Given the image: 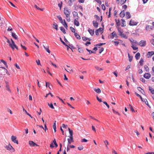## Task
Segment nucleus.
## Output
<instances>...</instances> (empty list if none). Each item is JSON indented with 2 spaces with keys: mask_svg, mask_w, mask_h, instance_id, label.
Instances as JSON below:
<instances>
[{
  "mask_svg": "<svg viewBox=\"0 0 154 154\" xmlns=\"http://www.w3.org/2000/svg\"><path fill=\"white\" fill-rule=\"evenodd\" d=\"M6 84V90L8 91H9L10 92H11V91L10 89L9 86L8 85V82H5Z\"/></svg>",
  "mask_w": 154,
  "mask_h": 154,
  "instance_id": "18",
  "label": "nucleus"
},
{
  "mask_svg": "<svg viewBox=\"0 0 154 154\" xmlns=\"http://www.w3.org/2000/svg\"><path fill=\"white\" fill-rule=\"evenodd\" d=\"M151 76V74L149 73H145L143 75V77L145 78L148 79H149Z\"/></svg>",
  "mask_w": 154,
  "mask_h": 154,
  "instance_id": "11",
  "label": "nucleus"
},
{
  "mask_svg": "<svg viewBox=\"0 0 154 154\" xmlns=\"http://www.w3.org/2000/svg\"><path fill=\"white\" fill-rule=\"evenodd\" d=\"M144 68L146 72H148L149 71V68L148 67L147 65H144Z\"/></svg>",
  "mask_w": 154,
  "mask_h": 154,
  "instance_id": "34",
  "label": "nucleus"
},
{
  "mask_svg": "<svg viewBox=\"0 0 154 154\" xmlns=\"http://www.w3.org/2000/svg\"><path fill=\"white\" fill-rule=\"evenodd\" d=\"M95 68L98 71H100L101 70H103V69L102 68H100L99 67L97 66H95Z\"/></svg>",
  "mask_w": 154,
  "mask_h": 154,
  "instance_id": "48",
  "label": "nucleus"
},
{
  "mask_svg": "<svg viewBox=\"0 0 154 154\" xmlns=\"http://www.w3.org/2000/svg\"><path fill=\"white\" fill-rule=\"evenodd\" d=\"M103 103L105 104L106 106H107V107L109 108V104L107 103V102L106 101H104L103 102Z\"/></svg>",
  "mask_w": 154,
  "mask_h": 154,
  "instance_id": "59",
  "label": "nucleus"
},
{
  "mask_svg": "<svg viewBox=\"0 0 154 154\" xmlns=\"http://www.w3.org/2000/svg\"><path fill=\"white\" fill-rule=\"evenodd\" d=\"M78 51L80 53L82 52H83V50L80 49L79 47H78Z\"/></svg>",
  "mask_w": 154,
  "mask_h": 154,
  "instance_id": "62",
  "label": "nucleus"
},
{
  "mask_svg": "<svg viewBox=\"0 0 154 154\" xmlns=\"http://www.w3.org/2000/svg\"><path fill=\"white\" fill-rule=\"evenodd\" d=\"M138 45L141 47H145L146 45V41L145 40H141L138 43Z\"/></svg>",
  "mask_w": 154,
  "mask_h": 154,
  "instance_id": "4",
  "label": "nucleus"
},
{
  "mask_svg": "<svg viewBox=\"0 0 154 154\" xmlns=\"http://www.w3.org/2000/svg\"><path fill=\"white\" fill-rule=\"evenodd\" d=\"M5 147L7 150L11 151L12 152H14L15 151L14 149L10 145V144H9L8 145L6 146Z\"/></svg>",
  "mask_w": 154,
  "mask_h": 154,
  "instance_id": "3",
  "label": "nucleus"
},
{
  "mask_svg": "<svg viewBox=\"0 0 154 154\" xmlns=\"http://www.w3.org/2000/svg\"><path fill=\"white\" fill-rule=\"evenodd\" d=\"M64 13L65 15L66 20L69 22L70 21V18L69 17L70 13V11L67 7H65L64 8Z\"/></svg>",
  "mask_w": 154,
  "mask_h": 154,
  "instance_id": "2",
  "label": "nucleus"
},
{
  "mask_svg": "<svg viewBox=\"0 0 154 154\" xmlns=\"http://www.w3.org/2000/svg\"><path fill=\"white\" fill-rule=\"evenodd\" d=\"M86 50L90 54H91V53H95V52L94 51H91V50H89L88 48H86Z\"/></svg>",
  "mask_w": 154,
  "mask_h": 154,
  "instance_id": "51",
  "label": "nucleus"
},
{
  "mask_svg": "<svg viewBox=\"0 0 154 154\" xmlns=\"http://www.w3.org/2000/svg\"><path fill=\"white\" fill-rule=\"evenodd\" d=\"M135 94L137 96L140 97V99H141L142 101H143V98L139 94H137V92H135Z\"/></svg>",
  "mask_w": 154,
  "mask_h": 154,
  "instance_id": "46",
  "label": "nucleus"
},
{
  "mask_svg": "<svg viewBox=\"0 0 154 154\" xmlns=\"http://www.w3.org/2000/svg\"><path fill=\"white\" fill-rule=\"evenodd\" d=\"M68 145H69L72 142H73V137H72V140L71 138L68 139Z\"/></svg>",
  "mask_w": 154,
  "mask_h": 154,
  "instance_id": "33",
  "label": "nucleus"
},
{
  "mask_svg": "<svg viewBox=\"0 0 154 154\" xmlns=\"http://www.w3.org/2000/svg\"><path fill=\"white\" fill-rule=\"evenodd\" d=\"M12 34V36L15 39H17V35H16V34L13 32H11Z\"/></svg>",
  "mask_w": 154,
  "mask_h": 154,
  "instance_id": "27",
  "label": "nucleus"
},
{
  "mask_svg": "<svg viewBox=\"0 0 154 154\" xmlns=\"http://www.w3.org/2000/svg\"><path fill=\"white\" fill-rule=\"evenodd\" d=\"M143 62L144 60L142 58H141L140 60L139 61V63L141 66L143 65Z\"/></svg>",
  "mask_w": 154,
  "mask_h": 154,
  "instance_id": "42",
  "label": "nucleus"
},
{
  "mask_svg": "<svg viewBox=\"0 0 154 154\" xmlns=\"http://www.w3.org/2000/svg\"><path fill=\"white\" fill-rule=\"evenodd\" d=\"M101 6H102V9L103 10H106V7H105V6H104V4H103L101 5Z\"/></svg>",
  "mask_w": 154,
  "mask_h": 154,
  "instance_id": "61",
  "label": "nucleus"
},
{
  "mask_svg": "<svg viewBox=\"0 0 154 154\" xmlns=\"http://www.w3.org/2000/svg\"><path fill=\"white\" fill-rule=\"evenodd\" d=\"M60 30L63 32V33H66V31L64 28L63 27H61L60 28Z\"/></svg>",
  "mask_w": 154,
  "mask_h": 154,
  "instance_id": "45",
  "label": "nucleus"
},
{
  "mask_svg": "<svg viewBox=\"0 0 154 154\" xmlns=\"http://www.w3.org/2000/svg\"><path fill=\"white\" fill-rule=\"evenodd\" d=\"M68 130H69V134H70L69 137L72 140V135H73V131H72V130H70V129L69 128H68Z\"/></svg>",
  "mask_w": 154,
  "mask_h": 154,
  "instance_id": "15",
  "label": "nucleus"
},
{
  "mask_svg": "<svg viewBox=\"0 0 154 154\" xmlns=\"http://www.w3.org/2000/svg\"><path fill=\"white\" fill-rule=\"evenodd\" d=\"M57 17L60 21H62L63 20L61 16H57Z\"/></svg>",
  "mask_w": 154,
  "mask_h": 154,
  "instance_id": "60",
  "label": "nucleus"
},
{
  "mask_svg": "<svg viewBox=\"0 0 154 154\" xmlns=\"http://www.w3.org/2000/svg\"><path fill=\"white\" fill-rule=\"evenodd\" d=\"M104 48L103 47H101L100 48V49L99 50V53L100 54L101 52L103 51Z\"/></svg>",
  "mask_w": 154,
  "mask_h": 154,
  "instance_id": "56",
  "label": "nucleus"
},
{
  "mask_svg": "<svg viewBox=\"0 0 154 154\" xmlns=\"http://www.w3.org/2000/svg\"><path fill=\"white\" fill-rule=\"evenodd\" d=\"M87 141H88V140L85 138H84V139H82L81 140V142H87Z\"/></svg>",
  "mask_w": 154,
  "mask_h": 154,
  "instance_id": "64",
  "label": "nucleus"
},
{
  "mask_svg": "<svg viewBox=\"0 0 154 154\" xmlns=\"http://www.w3.org/2000/svg\"><path fill=\"white\" fill-rule=\"evenodd\" d=\"M115 21L116 22V24L117 26H120V21L119 19L118 20L117 19H115Z\"/></svg>",
  "mask_w": 154,
  "mask_h": 154,
  "instance_id": "24",
  "label": "nucleus"
},
{
  "mask_svg": "<svg viewBox=\"0 0 154 154\" xmlns=\"http://www.w3.org/2000/svg\"><path fill=\"white\" fill-rule=\"evenodd\" d=\"M74 35L76 38L78 39H81V37L80 35L77 33H75Z\"/></svg>",
  "mask_w": 154,
  "mask_h": 154,
  "instance_id": "29",
  "label": "nucleus"
},
{
  "mask_svg": "<svg viewBox=\"0 0 154 154\" xmlns=\"http://www.w3.org/2000/svg\"><path fill=\"white\" fill-rule=\"evenodd\" d=\"M79 19V18H77L74 20V24L77 26H78L79 25V23L78 21Z\"/></svg>",
  "mask_w": 154,
  "mask_h": 154,
  "instance_id": "9",
  "label": "nucleus"
},
{
  "mask_svg": "<svg viewBox=\"0 0 154 154\" xmlns=\"http://www.w3.org/2000/svg\"><path fill=\"white\" fill-rule=\"evenodd\" d=\"M125 15V12L124 10L122 11L119 14L120 17L122 18H123Z\"/></svg>",
  "mask_w": 154,
  "mask_h": 154,
  "instance_id": "14",
  "label": "nucleus"
},
{
  "mask_svg": "<svg viewBox=\"0 0 154 154\" xmlns=\"http://www.w3.org/2000/svg\"><path fill=\"white\" fill-rule=\"evenodd\" d=\"M146 29L148 31H149L152 29L151 26L147 25L146 27Z\"/></svg>",
  "mask_w": 154,
  "mask_h": 154,
  "instance_id": "36",
  "label": "nucleus"
},
{
  "mask_svg": "<svg viewBox=\"0 0 154 154\" xmlns=\"http://www.w3.org/2000/svg\"><path fill=\"white\" fill-rule=\"evenodd\" d=\"M20 45L23 50H26L27 48L25 46L21 44H20Z\"/></svg>",
  "mask_w": 154,
  "mask_h": 154,
  "instance_id": "57",
  "label": "nucleus"
},
{
  "mask_svg": "<svg viewBox=\"0 0 154 154\" xmlns=\"http://www.w3.org/2000/svg\"><path fill=\"white\" fill-rule=\"evenodd\" d=\"M149 90L151 93L152 94H154V89L150 87H149Z\"/></svg>",
  "mask_w": 154,
  "mask_h": 154,
  "instance_id": "26",
  "label": "nucleus"
},
{
  "mask_svg": "<svg viewBox=\"0 0 154 154\" xmlns=\"http://www.w3.org/2000/svg\"><path fill=\"white\" fill-rule=\"evenodd\" d=\"M122 21V25L121 26L122 27H124L125 26H126L125 24V20L123 19H121Z\"/></svg>",
  "mask_w": 154,
  "mask_h": 154,
  "instance_id": "25",
  "label": "nucleus"
},
{
  "mask_svg": "<svg viewBox=\"0 0 154 154\" xmlns=\"http://www.w3.org/2000/svg\"><path fill=\"white\" fill-rule=\"evenodd\" d=\"M119 35H120L122 38H123L126 39L128 37L127 35L123 33V32L122 33V34H120Z\"/></svg>",
  "mask_w": 154,
  "mask_h": 154,
  "instance_id": "17",
  "label": "nucleus"
},
{
  "mask_svg": "<svg viewBox=\"0 0 154 154\" xmlns=\"http://www.w3.org/2000/svg\"><path fill=\"white\" fill-rule=\"evenodd\" d=\"M112 111L113 112V113H115V114H117L119 115H120V113L117 111H115L114 109H112Z\"/></svg>",
  "mask_w": 154,
  "mask_h": 154,
  "instance_id": "49",
  "label": "nucleus"
},
{
  "mask_svg": "<svg viewBox=\"0 0 154 154\" xmlns=\"http://www.w3.org/2000/svg\"><path fill=\"white\" fill-rule=\"evenodd\" d=\"M95 1L97 2V3H99L100 4H101L102 2L100 0H95Z\"/></svg>",
  "mask_w": 154,
  "mask_h": 154,
  "instance_id": "63",
  "label": "nucleus"
},
{
  "mask_svg": "<svg viewBox=\"0 0 154 154\" xmlns=\"http://www.w3.org/2000/svg\"><path fill=\"white\" fill-rule=\"evenodd\" d=\"M126 17L127 19L130 18L131 17V15L130 13L128 12H126Z\"/></svg>",
  "mask_w": 154,
  "mask_h": 154,
  "instance_id": "21",
  "label": "nucleus"
},
{
  "mask_svg": "<svg viewBox=\"0 0 154 154\" xmlns=\"http://www.w3.org/2000/svg\"><path fill=\"white\" fill-rule=\"evenodd\" d=\"M48 106L50 107L52 109H54V106L53 105V104L52 103H51L50 104L48 103Z\"/></svg>",
  "mask_w": 154,
  "mask_h": 154,
  "instance_id": "38",
  "label": "nucleus"
},
{
  "mask_svg": "<svg viewBox=\"0 0 154 154\" xmlns=\"http://www.w3.org/2000/svg\"><path fill=\"white\" fill-rule=\"evenodd\" d=\"M103 30V29L102 28H100L98 29H97L95 31V34L97 35H99V32H101V33H102L103 32H102V31Z\"/></svg>",
  "mask_w": 154,
  "mask_h": 154,
  "instance_id": "12",
  "label": "nucleus"
},
{
  "mask_svg": "<svg viewBox=\"0 0 154 154\" xmlns=\"http://www.w3.org/2000/svg\"><path fill=\"white\" fill-rule=\"evenodd\" d=\"M63 21H64V22H63V26H64V27L65 28H66V29H67V28L68 27L67 25L66 22H65V20H63Z\"/></svg>",
  "mask_w": 154,
  "mask_h": 154,
  "instance_id": "40",
  "label": "nucleus"
},
{
  "mask_svg": "<svg viewBox=\"0 0 154 154\" xmlns=\"http://www.w3.org/2000/svg\"><path fill=\"white\" fill-rule=\"evenodd\" d=\"M56 121H54V123L53 124V129L54 130V132H55L56 131Z\"/></svg>",
  "mask_w": 154,
  "mask_h": 154,
  "instance_id": "35",
  "label": "nucleus"
},
{
  "mask_svg": "<svg viewBox=\"0 0 154 154\" xmlns=\"http://www.w3.org/2000/svg\"><path fill=\"white\" fill-rule=\"evenodd\" d=\"M127 0H121L120 3L121 5L124 4Z\"/></svg>",
  "mask_w": 154,
  "mask_h": 154,
  "instance_id": "47",
  "label": "nucleus"
},
{
  "mask_svg": "<svg viewBox=\"0 0 154 154\" xmlns=\"http://www.w3.org/2000/svg\"><path fill=\"white\" fill-rule=\"evenodd\" d=\"M94 90L95 92L98 94H100L101 92V91L99 88H94Z\"/></svg>",
  "mask_w": 154,
  "mask_h": 154,
  "instance_id": "19",
  "label": "nucleus"
},
{
  "mask_svg": "<svg viewBox=\"0 0 154 154\" xmlns=\"http://www.w3.org/2000/svg\"><path fill=\"white\" fill-rule=\"evenodd\" d=\"M72 14L74 17H77V18H79V17L78 15V14L77 12L74 11L73 12Z\"/></svg>",
  "mask_w": 154,
  "mask_h": 154,
  "instance_id": "22",
  "label": "nucleus"
},
{
  "mask_svg": "<svg viewBox=\"0 0 154 154\" xmlns=\"http://www.w3.org/2000/svg\"><path fill=\"white\" fill-rule=\"evenodd\" d=\"M128 55L129 58V61L131 62L133 58V57L130 56L129 54H128Z\"/></svg>",
  "mask_w": 154,
  "mask_h": 154,
  "instance_id": "44",
  "label": "nucleus"
},
{
  "mask_svg": "<svg viewBox=\"0 0 154 154\" xmlns=\"http://www.w3.org/2000/svg\"><path fill=\"white\" fill-rule=\"evenodd\" d=\"M17 137L16 136L12 135L11 137L12 141L14 143L18 144V142L17 140H16Z\"/></svg>",
  "mask_w": 154,
  "mask_h": 154,
  "instance_id": "7",
  "label": "nucleus"
},
{
  "mask_svg": "<svg viewBox=\"0 0 154 154\" xmlns=\"http://www.w3.org/2000/svg\"><path fill=\"white\" fill-rule=\"evenodd\" d=\"M44 48L49 53H50L51 52L50 50L48 49V46H47L46 47H45L44 45H43Z\"/></svg>",
  "mask_w": 154,
  "mask_h": 154,
  "instance_id": "30",
  "label": "nucleus"
},
{
  "mask_svg": "<svg viewBox=\"0 0 154 154\" xmlns=\"http://www.w3.org/2000/svg\"><path fill=\"white\" fill-rule=\"evenodd\" d=\"M137 89L138 90L140 91L142 94H143V92H144V91L140 87H138Z\"/></svg>",
  "mask_w": 154,
  "mask_h": 154,
  "instance_id": "53",
  "label": "nucleus"
},
{
  "mask_svg": "<svg viewBox=\"0 0 154 154\" xmlns=\"http://www.w3.org/2000/svg\"><path fill=\"white\" fill-rule=\"evenodd\" d=\"M6 39L7 40V42L9 44V45L10 47L13 50H14L15 48L17 49V50H18V48L15 44L14 43V42L12 39H11V42L6 37H5Z\"/></svg>",
  "mask_w": 154,
  "mask_h": 154,
  "instance_id": "1",
  "label": "nucleus"
},
{
  "mask_svg": "<svg viewBox=\"0 0 154 154\" xmlns=\"http://www.w3.org/2000/svg\"><path fill=\"white\" fill-rule=\"evenodd\" d=\"M70 29L71 30L72 32H73L75 33V29L73 27L71 26L70 27Z\"/></svg>",
  "mask_w": 154,
  "mask_h": 154,
  "instance_id": "52",
  "label": "nucleus"
},
{
  "mask_svg": "<svg viewBox=\"0 0 154 154\" xmlns=\"http://www.w3.org/2000/svg\"><path fill=\"white\" fill-rule=\"evenodd\" d=\"M53 142L54 143V145H55L56 147H57L58 146V145L56 142L55 139H54V140H53Z\"/></svg>",
  "mask_w": 154,
  "mask_h": 154,
  "instance_id": "54",
  "label": "nucleus"
},
{
  "mask_svg": "<svg viewBox=\"0 0 154 154\" xmlns=\"http://www.w3.org/2000/svg\"><path fill=\"white\" fill-rule=\"evenodd\" d=\"M29 143L30 146H39L38 145L36 144L32 141H29Z\"/></svg>",
  "mask_w": 154,
  "mask_h": 154,
  "instance_id": "10",
  "label": "nucleus"
},
{
  "mask_svg": "<svg viewBox=\"0 0 154 154\" xmlns=\"http://www.w3.org/2000/svg\"><path fill=\"white\" fill-rule=\"evenodd\" d=\"M137 22L134 20H131L129 22V25L130 26H135L137 24Z\"/></svg>",
  "mask_w": 154,
  "mask_h": 154,
  "instance_id": "8",
  "label": "nucleus"
},
{
  "mask_svg": "<svg viewBox=\"0 0 154 154\" xmlns=\"http://www.w3.org/2000/svg\"><path fill=\"white\" fill-rule=\"evenodd\" d=\"M1 61L3 63V64L5 65L6 68H8V66L7 65V62L5 61H4L3 60H1Z\"/></svg>",
  "mask_w": 154,
  "mask_h": 154,
  "instance_id": "31",
  "label": "nucleus"
},
{
  "mask_svg": "<svg viewBox=\"0 0 154 154\" xmlns=\"http://www.w3.org/2000/svg\"><path fill=\"white\" fill-rule=\"evenodd\" d=\"M53 28L55 29L56 30L58 29V25L55 23H54L53 24Z\"/></svg>",
  "mask_w": 154,
  "mask_h": 154,
  "instance_id": "39",
  "label": "nucleus"
},
{
  "mask_svg": "<svg viewBox=\"0 0 154 154\" xmlns=\"http://www.w3.org/2000/svg\"><path fill=\"white\" fill-rule=\"evenodd\" d=\"M88 31L89 32V33L91 35H92L94 34V30L90 29H89L88 30Z\"/></svg>",
  "mask_w": 154,
  "mask_h": 154,
  "instance_id": "23",
  "label": "nucleus"
},
{
  "mask_svg": "<svg viewBox=\"0 0 154 154\" xmlns=\"http://www.w3.org/2000/svg\"><path fill=\"white\" fill-rule=\"evenodd\" d=\"M153 55H154V51H149L147 52L146 54V57L148 58H149Z\"/></svg>",
  "mask_w": 154,
  "mask_h": 154,
  "instance_id": "6",
  "label": "nucleus"
},
{
  "mask_svg": "<svg viewBox=\"0 0 154 154\" xmlns=\"http://www.w3.org/2000/svg\"><path fill=\"white\" fill-rule=\"evenodd\" d=\"M93 26H94L95 27H97L98 26V23L95 21H93Z\"/></svg>",
  "mask_w": 154,
  "mask_h": 154,
  "instance_id": "20",
  "label": "nucleus"
},
{
  "mask_svg": "<svg viewBox=\"0 0 154 154\" xmlns=\"http://www.w3.org/2000/svg\"><path fill=\"white\" fill-rule=\"evenodd\" d=\"M127 5H124L122 6V8L123 9H124V10H125L127 8Z\"/></svg>",
  "mask_w": 154,
  "mask_h": 154,
  "instance_id": "58",
  "label": "nucleus"
},
{
  "mask_svg": "<svg viewBox=\"0 0 154 154\" xmlns=\"http://www.w3.org/2000/svg\"><path fill=\"white\" fill-rule=\"evenodd\" d=\"M129 106L130 109L131 111L132 112H135L134 110L133 109L132 106L131 105L129 104Z\"/></svg>",
  "mask_w": 154,
  "mask_h": 154,
  "instance_id": "41",
  "label": "nucleus"
},
{
  "mask_svg": "<svg viewBox=\"0 0 154 154\" xmlns=\"http://www.w3.org/2000/svg\"><path fill=\"white\" fill-rule=\"evenodd\" d=\"M104 142L105 143V144L106 145V147L107 149H108V147L107 146V145H108L109 144V143L108 141L107 140H105L104 141Z\"/></svg>",
  "mask_w": 154,
  "mask_h": 154,
  "instance_id": "32",
  "label": "nucleus"
},
{
  "mask_svg": "<svg viewBox=\"0 0 154 154\" xmlns=\"http://www.w3.org/2000/svg\"><path fill=\"white\" fill-rule=\"evenodd\" d=\"M83 148L84 147L82 145H80L78 147V149L79 150H81L83 149Z\"/></svg>",
  "mask_w": 154,
  "mask_h": 154,
  "instance_id": "55",
  "label": "nucleus"
},
{
  "mask_svg": "<svg viewBox=\"0 0 154 154\" xmlns=\"http://www.w3.org/2000/svg\"><path fill=\"white\" fill-rule=\"evenodd\" d=\"M140 54L138 52L135 55V57L136 58L137 60H138L140 58Z\"/></svg>",
  "mask_w": 154,
  "mask_h": 154,
  "instance_id": "28",
  "label": "nucleus"
},
{
  "mask_svg": "<svg viewBox=\"0 0 154 154\" xmlns=\"http://www.w3.org/2000/svg\"><path fill=\"white\" fill-rule=\"evenodd\" d=\"M22 108H23V110L24 111H25L26 113V114L28 116H30L31 117V118H32V117L31 116V115L29 113H28L27 111H26V110H25L23 107V106H22Z\"/></svg>",
  "mask_w": 154,
  "mask_h": 154,
  "instance_id": "37",
  "label": "nucleus"
},
{
  "mask_svg": "<svg viewBox=\"0 0 154 154\" xmlns=\"http://www.w3.org/2000/svg\"><path fill=\"white\" fill-rule=\"evenodd\" d=\"M110 36L111 38H113L115 37L117 38L118 37L115 31L111 33Z\"/></svg>",
  "mask_w": 154,
  "mask_h": 154,
  "instance_id": "5",
  "label": "nucleus"
},
{
  "mask_svg": "<svg viewBox=\"0 0 154 154\" xmlns=\"http://www.w3.org/2000/svg\"><path fill=\"white\" fill-rule=\"evenodd\" d=\"M60 41H61V42H62V43L64 45H65V46H68V45L65 43L63 41V40H62V39L60 37Z\"/></svg>",
  "mask_w": 154,
  "mask_h": 154,
  "instance_id": "50",
  "label": "nucleus"
},
{
  "mask_svg": "<svg viewBox=\"0 0 154 154\" xmlns=\"http://www.w3.org/2000/svg\"><path fill=\"white\" fill-rule=\"evenodd\" d=\"M119 35H120L122 38H123L126 39L128 37L127 35L123 33V32L122 33V34H120Z\"/></svg>",
  "mask_w": 154,
  "mask_h": 154,
  "instance_id": "16",
  "label": "nucleus"
},
{
  "mask_svg": "<svg viewBox=\"0 0 154 154\" xmlns=\"http://www.w3.org/2000/svg\"><path fill=\"white\" fill-rule=\"evenodd\" d=\"M131 47L134 50H137L138 48L136 46H134L133 44H132Z\"/></svg>",
  "mask_w": 154,
  "mask_h": 154,
  "instance_id": "43",
  "label": "nucleus"
},
{
  "mask_svg": "<svg viewBox=\"0 0 154 154\" xmlns=\"http://www.w3.org/2000/svg\"><path fill=\"white\" fill-rule=\"evenodd\" d=\"M118 29V33L119 35L120 34H122V33L123 32V30L119 26L117 27Z\"/></svg>",
  "mask_w": 154,
  "mask_h": 154,
  "instance_id": "13",
  "label": "nucleus"
}]
</instances>
